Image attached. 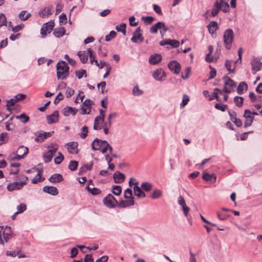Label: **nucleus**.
Instances as JSON below:
<instances>
[{
    "mask_svg": "<svg viewBox=\"0 0 262 262\" xmlns=\"http://www.w3.org/2000/svg\"><path fill=\"white\" fill-rule=\"evenodd\" d=\"M63 180L62 176L59 173L53 174L49 178V181L54 183L60 182L62 181Z\"/></svg>",
    "mask_w": 262,
    "mask_h": 262,
    "instance_id": "nucleus-27",
    "label": "nucleus"
},
{
    "mask_svg": "<svg viewBox=\"0 0 262 262\" xmlns=\"http://www.w3.org/2000/svg\"><path fill=\"white\" fill-rule=\"evenodd\" d=\"M222 9L220 7L217 2H215L211 9V14L212 16H215Z\"/></svg>",
    "mask_w": 262,
    "mask_h": 262,
    "instance_id": "nucleus-33",
    "label": "nucleus"
},
{
    "mask_svg": "<svg viewBox=\"0 0 262 262\" xmlns=\"http://www.w3.org/2000/svg\"><path fill=\"white\" fill-rule=\"evenodd\" d=\"M37 174L35 177H34L31 181L32 183L37 184L40 182H41L45 180V178H42V170L37 169Z\"/></svg>",
    "mask_w": 262,
    "mask_h": 262,
    "instance_id": "nucleus-29",
    "label": "nucleus"
},
{
    "mask_svg": "<svg viewBox=\"0 0 262 262\" xmlns=\"http://www.w3.org/2000/svg\"><path fill=\"white\" fill-rule=\"evenodd\" d=\"M104 119L98 116L96 117L94 120L93 128L94 130H100L102 128L104 124Z\"/></svg>",
    "mask_w": 262,
    "mask_h": 262,
    "instance_id": "nucleus-19",
    "label": "nucleus"
},
{
    "mask_svg": "<svg viewBox=\"0 0 262 262\" xmlns=\"http://www.w3.org/2000/svg\"><path fill=\"white\" fill-rule=\"evenodd\" d=\"M112 124L110 122H105L103 124L102 128L103 129V132L105 135H107L109 132V129L111 127Z\"/></svg>",
    "mask_w": 262,
    "mask_h": 262,
    "instance_id": "nucleus-62",
    "label": "nucleus"
},
{
    "mask_svg": "<svg viewBox=\"0 0 262 262\" xmlns=\"http://www.w3.org/2000/svg\"><path fill=\"white\" fill-rule=\"evenodd\" d=\"M122 192L121 187L116 185L113 187V193L116 195H119Z\"/></svg>",
    "mask_w": 262,
    "mask_h": 262,
    "instance_id": "nucleus-53",
    "label": "nucleus"
},
{
    "mask_svg": "<svg viewBox=\"0 0 262 262\" xmlns=\"http://www.w3.org/2000/svg\"><path fill=\"white\" fill-rule=\"evenodd\" d=\"M133 184L134 185L133 190L135 195L140 198H144L146 196L145 193L142 190V188L139 187L138 182H136Z\"/></svg>",
    "mask_w": 262,
    "mask_h": 262,
    "instance_id": "nucleus-14",
    "label": "nucleus"
},
{
    "mask_svg": "<svg viewBox=\"0 0 262 262\" xmlns=\"http://www.w3.org/2000/svg\"><path fill=\"white\" fill-rule=\"evenodd\" d=\"M224 91L227 93H230L232 92L233 89L235 88L236 83L235 82L231 79L228 76H225L224 78Z\"/></svg>",
    "mask_w": 262,
    "mask_h": 262,
    "instance_id": "nucleus-7",
    "label": "nucleus"
},
{
    "mask_svg": "<svg viewBox=\"0 0 262 262\" xmlns=\"http://www.w3.org/2000/svg\"><path fill=\"white\" fill-rule=\"evenodd\" d=\"M28 177H23V180L20 182L10 183L7 185V189L9 191H12L15 190H18L27 183Z\"/></svg>",
    "mask_w": 262,
    "mask_h": 262,
    "instance_id": "nucleus-6",
    "label": "nucleus"
},
{
    "mask_svg": "<svg viewBox=\"0 0 262 262\" xmlns=\"http://www.w3.org/2000/svg\"><path fill=\"white\" fill-rule=\"evenodd\" d=\"M103 203L105 206L109 208H112L116 206L117 204V201L111 194H108L104 198L103 200Z\"/></svg>",
    "mask_w": 262,
    "mask_h": 262,
    "instance_id": "nucleus-9",
    "label": "nucleus"
},
{
    "mask_svg": "<svg viewBox=\"0 0 262 262\" xmlns=\"http://www.w3.org/2000/svg\"><path fill=\"white\" fill-rule=\"evenodd\" d=\"M162 194L163 192L162 190L158 189H155L153 190L151 194V198L152 199H158L162 196Z\"/></svg>",
    "mask_w": 262,
    "mask_h": 262,
    "instance_id": "nucleus-35",
    "label": "nucleus"
},
{
    "mask_svg": "<svg viewBox=\"0 0 262 262\" xmlns=\"http://www.w3.org/2000/svg\"><path fill=\"white\" fill-rule=\"evenodd\" d=\"M65 33V30L64 28H60L56 29L54 31V35L58 38L61 37L64 35Z\"/></svg>",
    "mask_w": 262,
    "mask_h": 262,
    "instance_id": "nucleus-36",
    "label": "nucleus"
},
{
    "mask_svg": "<svg viewBox=\"0 0 262 262\" xmlns=\"http://www.w3.org/2000/svg\"><path fill=\"white\" fill-rule=\"evenodd\" d=\"M43 191L52 195H56L58 193V191L57 188L54 186H44L43 188Z\"/></svg>",
    "mask_w": 262,
    "mask_h": 262,
    "instance_id": "nucleus-20",
    "label": "nucleus"
},
{
    "mask_svg": "<svg viewBox=\"0 0 262 262\" xmlns=\"http://www.w3.org/2000/svg\"><path fill=\"white\" fill-rule=\"evenodd\" d=\"M152 187V184L147 182H143L141 185V188L146 191H149Z\"/></svg>",
    "mask_w": 262,
    "mask_h": 262,
    "instance_id": "nucleus-38",
    "label": "nucleus"
},
{
    "mask_svg": "<svg viewBox=\"0 0 262 262\" xmlns=\"http://www.w3.org/2000/svg\"><path fill=\"white\" fill-rule=\"evenodd\" d=\"M102 142V145L101 148L99 149L102 154L106 152L107 150H108L110 153H112L113 151V148L110 145L108 142L106 140H104Z\"/></svg>",
    "mask_w": 262,
    "mask_h": 262,
    "instance_id": "nucleus-25",
    "label": "nucleus"
},
{
    "mask_svg": "<svg viewBox=\"0 0 262 262\" xmlns=\"http://www.w3.org/2000/svg\"><path fill=\"white\" fill-rule=\"evenodd\" d=\"M116 32L114 31H111L108 35L105 36V40L106 41H110L112 38H114L116 36Z\"/></svg>",
    "mask_w": 262,
    "mask_h": 262,
    "instance_id": "nucleus-58",
    "label": "nucleus"
},
{
    "mask_svg": "<svg viewBox=\"0 0 262 262\" xmlns=\"http://www.w3.org/2000/svg\"><path fill=\"white\" fill-rule=\"evenodd\" d=\"M162 60V56L159 54L151 55L149 58V62L150 64H156Z\"/></svg>",
    "mask_w": 262,
    "mask_h": 262,
    "instance_id": "nucleus-22",
    "label": "nucleus"
},
{
    "mask_svg": "<svg viewBox=\"0 0 262 262\" xmlns=\"http://www.w3.org/2000/svg\"><path fill=\"white\" fill-rule=\"evenodd\" d=\"M116 29L118 32H121L124 35H126V24L122 23L116 27Z\"/></svg>",
    "mask_w": 262,
    "mask_h": 262,
    "instance_id": "nucleus-44",
    "label": "nucleus"
},
{
    "mask_svg": "<svg viewBox=\"0 0 262 262\" xmlns=\"http://www.w3.org/2000/svg\"><path fill=\"white\" fill-rule=\"evenodd\" d=\"M233 32L230 29H227L224 33V43L227 49H230L233 40Z\"/></svg>",
    "mask_w": 262,
    "mask_h": 262,
    "instance_id": "nucleus-4",
    "label": "nucleus"
},
{
    "mask_svg": "<svg viewBox=\"0 0 262 262\" xmlns=\"http://www.w3.org/2000/svg\"><path fill=\"white\" fill-rule=\"evenodd\" d=\"M113 178L116 183H121L124 181L125 176L124 174L117 171L114 173Z\"/></svg>",
    "mask_w": 262,
    "mask_h": 262,
    "instance_id": "nucleus-21",
    "label": "nucleus"
},
{
    "mask_svg": "<svg viewBox=\"0 0 262 262\" xmlns=\"http://www.w3.org/2000/svg\"><path fill=\"white\" fill-rule=\"evenodd\" d=\"M53 156L50 152H49L48 151L45 152L43 155L44 162L45 163H48L50 162L52 159Z\"/></svg>",
    "mask_w": 262,
    "mask_h": 262,
    "instance_id": "nucleus-40",
    "label": "nucleus"
},
{
    "mask_svg": "<svg viewBox=\"0 0 262 262\" xmlns=\"http://www.w3.org/2000/svg\"><path fill=\"white\" fill-rule=\"evenodd\" d=\"M64 159V156L61 152L58 153V156L54 158L56 164H60Z\"/></svg>",
    "mask_w": 262,
    "mask_h": 262,
    "instance_id": "nucleus-48",
    "label": "nucleus"
},
{
    "mask_svg": "<svg viewBox=\"0 0 262 262\" xmlns=\"http://www.w3.org/2000/svg\"><path fill=\"white\" fill-rule=\"evenodd\" d=\"M104 140H100L98 138H95L92 143V148L94 150H99L102 145Z\"/></svg>",
    "mask_w": 262,
    "mask_h": 262,
    "instance_id": "nucleus-28",
    "label": "nucleus"
},
{
    "mask_svg": "<svg viewBox=\"0 0 262 262\" xmlns=\"http://www.w3.org/2000/svg\"><path fill=\"white\" fill-rule=\"evenodd\" d=\"M244 98L240 96H235L234 98V102L237 106L240 107L243 104Z\"/></svg>",
    "mask_w": 262,
    "mask_h": 262,
    "instance_id": "nucleus-45",
    "label": "nucleus"
},
{
    "mask_svg": "<svg viewBox=\"0 0 262 262\" xmlns=\"http://www.w3.org/2000/svg\"><path fill=\"white\" fill-rule=\"evenodd\" d=\"M124 198L126 200H134V198L133 197L132 190L130 188H127L125 190L124 193Z\"/></svg>",
    "mask_w": 262,
    "mask_h": 262,
    "instance_id": "nucleus-39",
    "label": "nucleus"
},
{
    "mask_svg": "<svg viewBox=\"0 0 262 262\" xmlns=\"http://www.w3.org/2000/svg\"><path fill=\"white\" fill-rule=\"evenodd\" d=\"M233 64V62L232 61H230L228 60H227L225 62V67L227 69V70L229 72V73H233L234 72V69L232 70L231 69L232 64ZM235 63H234V64Z\"/></svg>",
    "mask_w": 262,
    "mask_h": 262,
    "instance_id": "nucleus-55",
    "label": "nucleus"
},
{
    "mask_svg": "<svg viewBox=\"0 0 262 262\" xmlns=\"http://www.w3.org/2000/svg\"><path fill=\"white\" fill-rule=\"evenodd\" d=\"M56 69L58 79H64L69 75V67L66 61L58 62Z\"/></svg>",
    "mask_w": 262,
    "mask_h": 262,
    "instance_id": "nucleus-1",
    "label": "nucleus"
},
{
    "mask_svg": "<svg viewBox=\"0 0 262 262\" xmlns=\"http://www.w3.org/2000/svg\"><path fill=\"white\" fill-rule=\"evenodd\" d=\"M251 64L253 74H255L256 72L260 71L261 67V62L257 59L254 58L251 60Z\"/></svg>",
    "mask_w": 262,
    "mask_h": 262,
    "instance_id": "nucleus-15",
    "label": "nucleus"
},
{
    "mask_svg": "<svg viewBox=\"0 0 262 262\" xmlns=\"http://www.w3.org/2000/svg\"><path fill=\"white\" fill-rule=\"evenodd\" d=\"M160 34L161 36L163 37L165 33V32L168 30V28L166 27L165 24L163 22H161V24L160 25Z\"/></svg>",
    "mask_w": 262,
    "mask_h": 262,
    "instance_id": "nucleus-61",
    "label": "nucleus"
},
{
    "mask_svg": "<svg viewBox=\"0 0 262 262\" xmlns=\"http://www.w3.org/2000/svg\"><path fill=\"white\" fill-rule=\"evenodd\" d=\"M228 1L229 0H216L215 2H217L220 7L222 9V11L226 13L229 10Z\"/></svg>",
    "mask_w": 262,
    "mask_h": 262,
    "instance_id": "nucleus-23",
    "label": "nucleus"
},
{
    "mask_svg": "<svg viewBox=\"0 0 262 262\" xmlns=\"http://www.w3.org/2000/svg\"><path fill=\"white\" fill-rule=\"evenodd\" d=\"M152 76L157 81H163L166 77V74L162 69H157L153 72Z\"/></svg>",
    "mask_w": 262,
    "mask_h": 262,
    "instance_id": "nucleus-10",
    "label": "nucleus"
},
{
    "mask_svg": "<svg viewBox=\"0 0 262 262\" xmlns=\"http://www.w3.org/2000/svg\"><path fill=\"white\" fill-rule=\"evenodd\" d=\"M161 24V21H159L155 25L152 26L150 28V32L151 33H157L158 32V29L160 28V25Z\"/></svg>",
    "mask_w": 262,
    "mask_h": 262,
    "instance_id": "nucleus-46",
    "label": "nucleus"
},
{
    "mask_svg": "<svg viewBox=\"0 0 262 262\" xmlns=\"http://www.w3.org/2000/svg\"><path fill=\"white\" fill-rule=\"evenodd\" d=\"M77 55L79 56L81 61L84 63L88 61V57L85 55L84 51H79L77 53Z\"/></svg>",
    "mask_w": 262,
    "mask_h": 262,
    "instance_id": "nucleus-42",
    "label": "nucleus"
},
{
    "mask_svg": "<svg viewBox=\"0 0 262 262\" xmlns=\"http://www.w3.org/2000/svg\"><path fill=\"white\" fill-rule=\"evenodd\" d=\"M7 133H3L0 135V145L7 142Z\"/></svg>",
    "mask_w": 262,
    "mask_h": 262,
    "instance_id": "nucleus-54",
    "label": "nucleus"
},
{
    "mask_svg": "<svg viewBox=\"0 0 262 262\" xmlns=\"http://www.w3.org/2000/svg\"><path fill=\"white\" fill-rule=\"evenodd\" d=\"M35 135L36 136L34 140L35 141L37 142H41L48 137H50L52 133L51 132H43L41 131L36 132Z\"/></svg>",
    "mask_w": 262,
    "mask_h": 262,
    "instance_id": "nucleus-13",
    "label": "nucleus"
},
{
    "mask_svg": "<svg viewBox=\"0 0 262 262\" xmlns=\"http://www.w3.org/2000/svg\"><path fill=\"white\" fill-rule=\"evenodd\" d=\"M243 117L245 120L244 127L246 128L251 126L254 120V116L251 115V111L249 110H245Z\"/></svg>",
    "mask_w": 262,
    "mask_h": 262,
    "instance_id": "nucleus-8",
    "label": "nucleus"
},
{
    "mask_svg": "<svg viewBox=\"0 0 262 262\" xmlns=\"http://www.w3.org/2000/svg\"><path fill=\"white\" fill-rule=\"evenodd\" d=\"M143 94V91L139 89L138 85L134 87L133 90V95L134 96H139Z\"/></svg>",
    "mask_w": 262,
    "mask_h": 262,
    "instance_id": "nucleus-59",
    "label": "nucleus"
},
{
    "mask_svg": "<svg viewBox=\"0 0 262 262\" xmlns=\"http://www.w3.org/2000/svg\"><path fill=\"white\" fill-rule=\"evenodd\" d=\"M17 102V100H15V99L14 98H12L9 100H8L7 101V104H6V106L7 107V110L10 111V108L9 107L10 106H12L13 105H14V104Z\"/></svg>",
    "mask_w": 262,
    "mask_h": 262,
    "instance_id": "nucleus-60",
    "label": "nucleus"
},
{
    "mask_svg": "<svg viewBox=\"0 0 262 262\" xmlns=\"http://www.w3.org/2000/svg\"><path fill=\"white\" fill-rule=\"evenodd\" d=\"M52 13L51 8L46 7L43 9L40 12L39 15L42 17L47 16Z\"/></svg>",
    "mask_w": 262,
    "mask_h": 262,
    "instance_id": "nucleus-37",
    "label": "nucleus"
},
{
    "mask_svg": "<svg viewBox=\"0 0 262 262\" xmlns=\"http://www.w3.org/2000/svg\"><path fill=\"white\" fill-rule=\"evenodd\" d=\"M78 143L71 142L67 144V147L68 151L71 154H77L78 152Z\"/></svg>",
    "mask_w": 262,
    "mask_h": 262,
    "instance_id": "nucleus-17",
    "label": "nucleus"
},
{
    "mask_svg": "<svg viewBox=\"0 0 262 262\" xmlns=\"http://www.w3.org/2000/svg\"><path fill=\"white\" fill-rule=\"evenodd\" d=\"M78 162L76 161H71L69 164V168L72 171H75L78 166Z\"/></svg>",
    "mask_w": 262,
    "mask_h": 262,
    "instance_id": "nucleus-52",
    "label": "nucleus"
},
{
    "mask_svg": "<svg viewBox=\"0 0 262 262\" xmlns=\"http://www.w3.org/2000/svg\"><path fill=\"white\" fill-rule=\"evenodd\" d=\"M88 191L92 195H98L101 193V190L97 188H91L89 186L86 187Z\"/></svg>",
    "mask_w": 262,
    "mask_h": 262,
    "instance_id": "nucleus-41",
    "label": "nucleus"
},
{
    "mask_svg": "<svg viewBox=\"0 0 262 262\" xmlns=\"http://www.w3.org/2000/svg\"><path fill=\"white\" fill-rule=\"evenodd\" d=\"M76 112L77 111L75 108L67 106L63 110V114L65 116H69L71 114L75 115L76 113Z\"/></svg>",
    "mask_w": 262,
    "mask_h": 262,
    "instance_id": "nucleus-30",
    "label": "nucleus"
},
{
    "mask_svg": "<svg viewBox=\"0 0 262 262\" xmlns=\"http://www.w3.org/2000/svg\"><path fill=\"white\" fill-rule=\"evenodd\" d=\"M247 89L248 85L247 83L245 82H241L237 88V92L238 94H243L247 90Z\"/></svg>",
    "mask_w": 262,
    "mask_h": 262,
    "instance_id": "nucleus-31",
    "label": "nucleus"
},
{
    "mask_svg": "<svg viewBox=\"0 0 262 262\" xmlns=\"http://www.w3.org/2000/svg\"><path fill=\"white\" fill-rule=\"evenodd\" d=\"M214 99H215L217 101H221V99L218 96V92H216L213 91L211 95H208V100L209 101H211Z\"/></svg>",
    "mask_w": 262,
    "mask_h": 262,
    "instance_id": "nucleus-51",
    "label": "nucleus"
},
{
    "mask_svg": "<svg viewBox=\"0 0 262 262\" xmlns=\"http://www.w3.org/2000/svg\"><path fill=\"white\" fill-rule=\"evenodd\" d=\"M135 204L134 200H126L125 201H121L120 202L119 206L121 207H127L133 206Z\"/></svg>",
    "mask_w": 262,
    "mask_h": 262,
    "instance_id": "nucleus-34",
    "label": "nucleus"
},
{
    "mask_svg": "<svg viewBox=\"0 0 262 262\" xmlns=\"http://www.w3.org/2000/svg\"><path fill=\"white\" fill-rule=\"evenodd\" d=\"M27 206L25 203H21L17 207V211L15 212V214H19L23 213L26 210Z\"/></svg>",
    "mask_w": 262,
    "mask_h": 262,
    "instance_id": "nucleus-50",
    "label": "nucleus"
},
{
    "mask_svg": "<svg viewBox=\"0 0 262 262\" xmlns=\"http://www.w3.org/2000/svg\"><path fill=\"white\" fill-rule=\"evenodd\" d=\"M168 68L174 74H178L181 70V65L177 61H171L168 64Z\"/></svg>",
    "mask_w": 262,
    "mask_h": 262,
    "instance_id": "nucleus-11",
    "label": "nucleus"
},
{
    "mask_svg": "<svg viewBox=\"0 0 262 262\" xmlns=\"http://www.w3.org/2000/svg\"><path fill=\"white\" fill-rule=\"evenodd\" d=\"M217 28V23L215 21H211L207 26L208 31L211 34H213Z\"/></svg>",
    "mask_w": 262,
    "mask_h": 262,
    "instance_id": "nucleus-32",
    "label": "nucleus"
},
{
    "mask_svg": "<svg viewBox=\"0 0 262 262\" xmlns=\"http://www.w3.org/2000/svg\"><path fill=\"white\" fill-rule=\"evenodd\" d=\"M76 76L79 79L82 78L83 76L86 77V72L85 70H80L75 72Z\"/></svg>",
    "mask_w": 262,
    "mask_h": 262,
    "instance_id": "nucleus-47",
    "label": "nucleus"
},
{
    "mask_svg": "<svg viewBox=\"0 0 262 262\" xmlns=\"http://www.w3.org/2000/svg\"><path fill=\"white\" fill-rule=\"evenodd\" d=\"M202 179L210 183H214L216 180V176L213 173L209 174L204 171L203 173Z\"/></svg>",
    "mask_w": 262,
    "mask_h": 262,
    "instance_id": "nucleus-26",
    "label": "nucleus"
},
{
    "mask_svg": "<svg viewBox=\"0 0 262 262\" xmlns=\"http://www.w3.org/2000/svg\"><path fill=\"white\" fill-rule=\"evenodd\" d=\"M227 105L226 104H221V103H216L215 104L214 107L222 112H225L227 108Z\"/></svg>",
    "mask_w": 262,
    "mask_h": 262,
    "instance_id": "nucleus-56",
    "label": "nucleus"
},
{
    "mask_svg": "<svg viewBox=\"0 0 262 262\" xmlns=\"http://www.w3.org/2000/svg\"><path fill=\"white\" fill-rule=\"evenodd\" d=\"M16 118L19 119L21 122L26 123L29 121V117L26 115L25 114H22L20 115L16 116Z\"/></svg>",
    "mask_w": 262,
    "mask_h": 262,
    "instance_id": "nucleus-43",
    "label": "nucleus"
},
{
    "mask_svg": "<svg viewBox=\"0 0 262 262\" xmlns=\"http://www.w3.org/2000/svg\"><path fill=\"white\" fill-rule=\"evenodd\" d=\"M180 44V42L179 41L170 39L163 40L160 42V45L161 46H163L168 45L171 46L172 48H177L179 46Z\"/></svg>",
    "mask_w": 262,
    "mask_h": 262,
    "instance_id": "nucleus-16",
    "label": "nucleus"
},
{
    "mask_svg": "<svg viewBox=\"0 0 262 262\" xmlns=\"http://www.w3.org/2000/svg\"><path fill=\"white\" fill-rule=\"evenodd\" d=\"M58 118L59 112L57 111H55L51 115L47 116L48 123L51 124L57 122L58 121Z\"/></svg>",
    "mask_w": 262,
    "mask_h": 262,
    "instance_id": "nucleus-18",
    "label": "nucleus"
},
{
    "mask_svg": "<svg viewBox=\"0 0 262 262\" xmlns=\"http://www.w3.org/2000/svg\"><path fill=\"white\" fill-rule=\"evenodd\" d=\"M144 38L141 33L140 27H138L136 31L134 33L133 36L131 38L132 41L135 43L138 42H141L143 41Z\"/></svg>",
    "mask_w": 262,
    "mask_h": 262,
    "instance_id": "nucleus-12",
    "label": "nucleus"
},
{
    "mask_svg": "<svg viewBox=\"0 0 262 262\" xmlns=\"http://www.w3.org/2000/svg\"><path fill=\"white\" fill-rule=\"evenodd\" d=\"M178 203L181 206L184 216L187 218L188 221L190 222L191 220V216L189 215L190 208L186 205L185 201L182 195L179 196Z\"/></svg>",
    "mask_w": 262,
    "mask_h": 262,
    "instance_id": "nucleus-5",
    "label": "nucleus"
},
{
    "mask_svg": "<svg viewBox=\"0 0 262 262\" xmlns=\"http://www.w3.org/2000/svg\"><path fill=\"white\" fill-rule=\"evenodd\" d=\"M53 28V25L52 24H48L46 23L44 25V26L41 28L40 30V33L42 35V36L44 37L47 34V33H50L51 31L52 30Z\"/></svg>",
    "mask_w": 262,
    "mask_h": 262,
    "instance_id": "nucleus-24",
    "label": "nucleus"
},
{
    "mask_svg": "<svg viewBox=\"0 0 262 262\" xmlns=\"http://www.w3.org/2000/svg\"><path fill=\"white\" fill-rule=\"evenodd\" d=\"M28 151L29 149L27 147L24 146H20L16 151V155H15L14 153L11 155L9 158L11 161L19 160L24 158L28 154Z\"/></svg>",
    "mask_w": 262,
    "mask_h": 262,
    "instance_id": "nucleus-3",
    "label": "nucleus"
},
{
    "mask_svg": "<svg viewBox=\"0 0 262 262\" xmlns=\"http://www.w3.org/2000/svg\"><path fill=\"white\" fill-rule=\"evenodd\" d=\"M58 145L57 144H52L48 146V148H50L48 151L50 152L53 156L58 150Z\"/></svg>",
    "mask_w": 262,
    "mask_h": 262,
    "instance_id": "nucleus-49",
    "label": "nucleus"
},
{
    "mask_svg": "<svg viewBox=\"0 0 262 262\" xmlns=\"http://www.w3.org/2000/svg\"><path fill=\"white\" fill-rule=\"evenodd\" d=\"M12 236V232L10 227L6 226L4 228L3 226H0V244L4 245L5 243H7Z\"/></svg>",
    "mask_w": 262,
    "mask_h": 262,
    "instance_id": "nucleus-2",
    "label": "nucleus"
},
{
    "mask_svg": "<svg viewBox=\"0 0 262 262\" xmlns=\"http://www.w3.org/2000/svg\"><path fill=\"white\" fill-rule=\"evenodd\" d=\"M88 133V127L86 126L82 127L81 129V132L80 134V136L82 139H85Z\"/></svg>",
    "mask_w": 262,
    "mask_h": 262,
    "instance_id": "nucleus-57",
    "label": "nucleus"
},
{
    "mask_svg": "<svg viewBox=\"0 0 262 262\" xmlns=\"http://www.w3.org/2000/svg\"><path fill=\"white\" fill-rule=\"evenodd\" d=\"M59 23L60 24L64 25L67 22V18L66 15L62 13L59 16Z\"/></svg>",
    "mask_w": 262,
    "mask_h": 262,
    "instance_id": "nucleus-63",
    "label": "nucleus"
},
{
    "mask_svg": "<svg viewBox=\"0 0 262 262\" xmlns=\"http://www.w3.org/2000/svg\"><path fill=\"white\" fill-rule=\"evenodd\" d=\"M142 19L144 20L145 23L150 24L154 20L155 18L152 16H143Z\"/></svg>",
    "mask_w": 262,
    "mask_h": 262,
    "instance_id": "nucleus-64",
    "label": "nucleus"
}]
</instances>
